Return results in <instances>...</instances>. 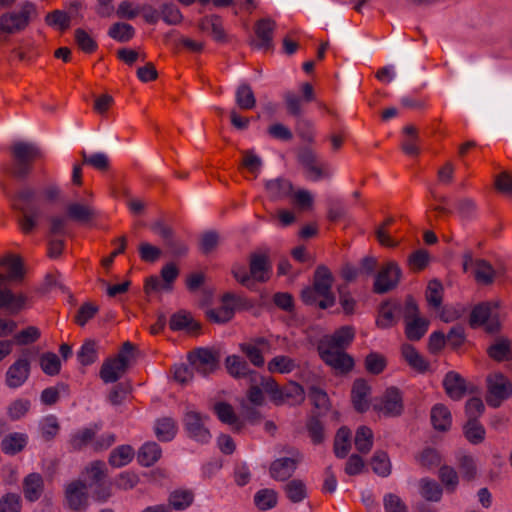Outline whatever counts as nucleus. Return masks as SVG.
<instances>
[{"label":"nucleus","instance_id":"obj_1","mask_svg":"<svg viewBox=\"0 0 512 512\" xmlns=\"http://www.w3.org/2000/svg\"><path fill=\"white\" fill-rule=\"evenodd\" d=\"M333 281L331 271L324 265L318 266L314 272L313 285L301 292L302 301L306 305H317L323 310L334 306Z\"/></svg>","mask_w":512,"mask_h":512},{"label":"nucleus","instance_id":"obj_2","mask_svg":"<svg viewBox=\"0 0 512 512\" xmlns=\"http://www.w3.org/2000/svg\"><path fill=\"white\" fill-rule=\"evenodd\" d=\"M13 166L11 174L18 179L27 178L33 170V164L44 158L42 149L34 143L17 141L10 147Z\"/></svg>","mask_w":512,"mask_h":512},{"label":"nucleus","instance_id":"obj_3","mask_svg":"<svg viewBox=\"0 0 512 512\" xmlns=\"http://www.w3.org/2000/svg\"><path fill=\"white\" fill-rule=\"evenodd\" d=\"M37 16L36 5L31 1H24L19 10L7 11L0 15V33L7 35L21 33Z\"/></svg>","mask_w":512,"mask_h":512},{"label":"nucleus","instance_id":"obj_4","mask_svg":"<svg viewBox=\"0 0 512 512\" xmlns=\"http://www.w3.org/2000/svg\"><path fill=\"white\" fill-rule=\"evenodd\" d=\"M35 194V190L32 188H23L17 193V200L19 201L17 208L21 211L18 224L24 234H30L34 230L41 215L38 207L30 205V202L35 198Z\"/></svg>","mask_w":512,"mask_h":512},{"label":"nucleus","instance_id":"obj_5","mask_svg":"<svg viewBox=\"0 0 512 512\" xmlns=\"http://www.w3.org/2000/svg\"><path fill=\"white\" fill-rule=\"evenodd\" d=\"M372 408L384 417H399L404 411L402 392L395 386L388 387L381 396L374 398Z\"/></svg>","mask_w":512,"mask_h":512},{"label":"nucleus","instance_id":"obj_6","mask_svg":"<svg viewBox=\"0 0 512 512\" xmlns=\"http://www.w3.org/2000/svg\"><path fill=\"white\" fill-rule=\"evenodd\" d=\"M486 402L492 408H498L512 396V382L502 373L487 376Z\"/></svg>","mask_w":512,"mask_h":512},{"label":"nucleus","instance_id":"obj_7","mask_svg":"<svg viewBox=\"0 0 512 512\" xmlns=\"http://www.w3.org/2000/svg\"><path fill=\"white\" fill-rule=\"evenodd\" d=\"M134 350V345L125 342L121 351L115 358L107 359L100 369V377L105 383H114L126 372L128 355Z\"/></svg>","mask_w":512,"mask_h":512},{"label":"nucleus","instance_id":"obj_8","mask_svg":"<svg viewBox=\"0 0 512 512\" xmlns=\"http://www.w3.org/2000/svg\"><path fill=\"white\" fill-rule=\"evenodd\" d=\"M298 163L305 169L306 176L312 181H318L330 176L328 164L321 163L316 152L309 147H301L296 151Z\"/></svg>","mask_w":512,"mask_h":512},{"label":"nucleus","instance_id":"obj_9","mask_svg":"<svg viewBox=\"0 0 512 512\" xmlns=\"http://www.w3.org/2000/svg\"><path fill=\"white\" fill-rule=\"evenodd\" d=\"M497 304L483 302L476 305L470 314L469 324L472 328L485 326V330L490 333H496L500 330V321L498 314L493 312Z\"/></svg>","mask_w":512,"mask_h":512},{"label":"nucleus","instance_id":"obj_10","mask_svg":"<svg viewBox=\"0 0 512 512\" xmlns=\"http://www.w3.org/2000/svg\"><path fill=\"white\" fill-rule=\"evenodd\" d=\"M402 271L397 262L388 261L385 263L375 276L373 292L376 294H385L395 289L401 279Z\"/></svg>","mask_w":512,"mask_h":512},{"label":"nucleus","instance_id":"obj_11","mask_svg":"<svg viewBox=\"0 0 512 512\" xmlns=\"http://www.w3.org/2000/svg\"><path fill=\"white\" fill-rule=\"evenodd\" d=\"M191 366L203 376L214 372L218 368L219 357L208 348H198L188 354Z\"/></svg>","mask_w":512,"mask_h":512},{"label":"nucleus","instance_id":"obj_12","mask_svg":"<svg viewBox=\"0 0 512 512\" xmlns=\"http://www.w3.org/2000/svg\"><path fill=\"white\" fill-rule=\"evenodd\" d=\"M30 370L31 366L28 359V350H25L22 356L7 369L5 384L11 389L22 386L29 378Z\"/></svg>","mask_w":512,"mask_h":512},{"label":"nucleus","instance_id":"obj_13","mask_svg":"<svg viewBox=\"0 0 512 512\" xmlns=\"http://www.w3.org/2000/svg\"><path fill=\"white\" fill-rule=\"evenodd\" d=\"M317 350L325 364L340 373H348L354 367L353 358L345 353L344 350L329 349L325 348V346H318Z\"/></svg>","mask_w":512,"mask_h":512},{"label":"nucleus","instance_id":"obj_14","mask_svg":"<svg viewBox=\"0 0 512 512\" xmlns=\"http://www.w3.org/2000/svg\"><path fill=\"white\" fill-rule=\"evenodd\" d=\"M184 428L188 436L195 441L205 444L211 439L208 428L204 425V417L195 411H188L183 418Z\"/></svg>","mask_w":512,"mask_h":512},{"label":"nucleus","instance_id":"obj_15","mask_svg":"<svg viewBox=\"0 0 512 512\" xmlns=\"http://www.w3.org/2000/svg\"><path fill=\"white\" fill-rule=\"evenodd\" d=\"M293 457L278 458L271 462L269 467V475L276 481H286L292 477L300 462V454L298 451L292 452Z\"/></svg>","mask_w":512,"mask_h":512},{"label":"nucleus","instance_id":"obj_16","mask_svg":"<svg viewBox=\"0 0 512 512\" xmlns=\"http://www.w3.org/2000/svg\"><path fill=\"white\" fill-rule=\"evenodd\" d=\"M152 230L162 238L167 252L172 256L180 257L187 253V244L182 239L175 236L169 226L158 223L152 227Z\"/></svg>","mask_w":512,"mask_h":512},{"label":"nucleus","instance_id":"obj_17","mask_svg":"<svg viewBox=\"0 0 512 512\" xmlns=\"http://www.w3.org/2000/svg\"><path fill=\"white\" fill-rule=\"evenodd\" d=\"M271 345L265 337H256L250 342L241 343L239 345L240 351L247 357L249 362L255 367H263L265 359L263 356L264 351H268Z\"/></svg>","mask_w":512,"mask_h":512},{"label":"nucleus","instance_id":"obj_18","mask_svg":"<svg viewBox=\"0 0 512 512\" xmlns=\"http://www.w3.org/2000/svg\"><path fill=\"white\" fill-rule=\"evenodd\" d=\"M276 28V22L270 18H263L255 23L254 31L256 39L251 41V45L259 50L267 51L273 47V33Z\"/></svg>","mask_w":512,"mask_h":512},{"label":"nucleus","instance_id":"obj_19","mask_svg":"<svg viewBox=\"0 0 512 512\" xmlns=\"http://www.w3.org/2000/svg\"><path fill=\"white\" fill-rule=\"evenodd\" d=\"M372 388L364 378L354 380L351 388V403L358 413H365L369 410Z\"/></svg>","mask_w":512,"mask_h":512},{"label":"nucleus","instance_id":"obj_20","mask_svg":"<svg viewBox=\"0 0 512 512\" xmlns=\"http://www.w3.org/2000/svg\"><path fill=\"white\" fill-rule=\"evenodd\" d=\"M355 338V329L353 326H342L330 336L322 338L318 346H325V348L345 350L353 342Z\"/></svg>","mask_w":512,"mask_h":512},{"label":"nucleus","instance_id":"obj_21","mask_svg":"<svg viewBox=\"0 0 512 512\" xmlns=\"http://www.w3.org/2000/svg\"><path fill=\"white\" fill-rule=\"evenodd\" d=\"M65 497L73 511H82L88 507L87 485L82 481L71 482L66 488Z\"/></svg>","mask_w":512,"mask_h":512},{"label":"nucleus","instance_id":"obj_22","mask_svg":"<svg viewBox=\"0 0 512 512\" xmlns=\"http://www.w3.org/2000/svg\"><path fill=\"white\" fill-rule=\"evenodd\" d=\"M197 26L201 32H210L212 38L218 43H225L228 40L222 18L219 15L204 16L199 20Z\"/></svg>","mask_w":512,"mask_h":512},{"label":"nucleus","instance_id":"obj_23","mask_svg":"<svg viewBox=\"0 0 512 512\" xmlns=\"http://www.w3.org/2000/svg\"><path fill=\"white\" fill-rule=\"evenodd\" d=\"M67 218L85 224L94 220L97 216L95 208L88 203L72 202L66 206Z\"/></svg>","mask_w":512,"mask_h":512},{"label":"nucleus","instance_id":"obj_24","mask_svg":"<svg viewBox=\"0 0 512 512\" xmlns=\"http://www.w3.org/2000/svg\"><path fill=\"white\" fill-rule=\"evenodd\" d=\"M225 366L228 373L237 379L249 376L251 380H254L258 376L256 371L250 369L248 362L238 355L226 357Z\"/></svg>","mask_w":512,"mask_h":512},{"label":"nucleus","instance_id":"obj_25","mask_svg":"<svg viewBox=\"0 0 512 512\" xmlns=\"http://www.w3.org/2000/svg\"><path fill=\"white\" fill-rule=\"evenodd\" d=\"M5 281V275L0 273V309L6 308L11 313H17L23 308L26 298L21 294L15 295L11 290L4 288Z\"/></svg>","mask_w":512,"mask_h":512},{"label":"nucleus","instance_id":"obj_26","mask_svg":"<svg viewBox=\"0 0 512 512\" xmlns=\"http://www.w3.org/2000/svg\"><path fill=\"white\" fill-rule=\"evenodd\" d=\"M446 394L453 400H460L466 393V382L457 372H448L443 380Z\"/></svg>","mask_w":512,"mask_h":512},{"label":"nucleus","instance_id":"obj_27","mask_svg":"<svg viewBox=\"0 0 512 512\" xmlns=\"http://www.w3.org/2000/svg\"><path fill=\"white\" fill-rule=\"evenodd\" d=\"M44 491V480L39 473H30L23 480V494L27 501L35 502Z\"/></svg>","mask_w":512,"mask_h":512},{"label":"nucleus","instance_id":"obj_28","mask_svg":"<svg viewBox=\"0 0 512 512\" xmlns=\"http://www.w3.org/2000/svg\"><path fill=\"white\" fill-rule=\"evenodd\" d=\"M265 189L269 198L278 201L289 197L293 191V185L288 179L279 177L265 183Z\"/></svg>","mask_w":512,"mask_h":512},{"label":"nucleus","instance_id":"obj_29","mask_svg":"<svg viewBox=\"0 0 512 512\" xmlns=\"http://www.w3.org/2000/svg\"><path fill=\"white\" fill-rule=\"evenodd\" d=\"M401 354L406 363L418 373H425L429 370V362L410 344H404L401 348Z\"/></svg>","mask_w":512,"mask_h":512},{"label":"nucleus","instance_id":"obj_30","mask_svg":"<svg viewBox=\"0 0 512 512\" xmlns=\"http://www.w3.org/2000/svg\"><path fill=\"white\" fill-rule=\"evenodd\" d=\"M249 269L255 282H266L269 279L271 266L268 257L264 254H252L250 256Z\"/></svg>","mask_w":512,"mask_h":512},{"label":"nucleus","instance_id":"obj_31","mask_svg":"<svg viewBox=\"0 0 512 512\" xmlns=\"http://www.w3.org/2000/svg\"><path fill=\"white\" fill-rule=\"evenodd\" d=\"M169 327L173 331L186 330L193 334H196L201 329L200 323L195 321L189 313L184 311L177 312L171 316Z\"/></svg>","mask_w":512,"mask_h":512},{"label":"nucleus","instance_id":"obj_32","mask_svg":"<svg viewBox=\"0 0 512 512\" xmlns=\"http://www.w3.org/2000/svg\"><path fill=\"white\" fill-rule=\"evenodd\" d=\"M431 423L434 429L446 432L452 425V415L448 407L438 403L434 405L430 412Z\"/></svg>","mask_w":512,"mask_h":512},{"label":"nucleus","instance_id":"obj_33","mask_svg":"<svg viewBox=\"0 0 512 512\" xmlns=\"http://www.w3.org/2000/svg\"><path fill=\"white\" fill-rule=\"evenodd\" d=\"M419 494L429 502H439L443 496V487L434 479L424 477L418 481Z\"/></svg>","mask_w":512,"mask_h":512},{"label":"nucleus","instance_id":"obj_34","mask_svg":"<svg viewBox=\"0 0 512 512\" xmlns=\"http://www.w3.org/2000/svg\"><path fill=\"white\" fill-rule=\"evenodd\" d=\"M213 412L218 419L225 424L233 426L236 431H240L243 427L242 422L239 421L234 412L232 405L227 402H217L213 406Z\"/></svg>","mask_w":512,"mask_h":512},{"label":"nucleus","instance_id":"obj_35","mask_svg":"<svg viewBox=\"0 0 512 512\" xmlns=\"http://www.w3.org/2000/svg\"><path fill=\"white\" fill-rule=\"evenodd\" d=\"M194 501V493L188 489H176L168 497V505L171 509L183 511L191 506Z\"/></svg>","mask_w":512,"mask_h":512},{"label":"nucleus","instance_id":"obj_36","mask_svg":"<svg viewBox=\"0 0 512 512\" xmlns=\"http://www.w3.org/2000/svg\"><path fill=\"white\" fill-rule=\"evenodd\" d=\"M161 454L162 450L156 442H147L139 449L137 459L140 465L149 467L160 459Z\"/></svg>","mask_w":512,"mask_h":512},{"label":"nucleus","instance_id":"obj_37","mask_svg":"<svg viewBox=\"0 0 512 512\" xmlns=\"http://www.w3.org/2000/svg\"><path fill=\"white\" fill-rule=\"evenodd\" d=\"M177 429V424L174 419L163 417L156 421L154 432L158 440L168 442L174 439Z\"/></svg>","mask_w":512,"mask_h":512},{"label":"nucleus","instance_id":"obj_38","mask_svg":"<svg viewBox=\"0 0 512 512\" xmlns=\"http://www.w3.org/2000/svg\"><path fill=\"white\" fill-rule=\"evenodd\" d=\"M487 354L491 359L502 362L511 358V342L507 338H499L487 349Z\"/></svg>","mask_w":512,"mask_h":512},{"label":"nucleus","instance_id":"obj_39","mask_svg":"<svg viewBox=\"0 0 512 512\" xmlns=\"http://www.w3.org/2000/svg\"><path fill=\"white\" fill-rule=\"evenodd\" d=\"M99 431V427L96 425L95 428H84L74 433L69 441L71 448L75 451L82 450L84 447L91 445Z\"/></svg>","mask_w":512,"mask_h":512},{"label":"nucleus","instance_id":"obj_40","mask_svg":"<svg viewBox=\"0 0 512 512\" xmlns=\"http://www.w3.org/2000/svg\"><path fill=\"white\" fill-rule=\"evenodd\" d=\"M27 444V436L22 433L7 435L1 442V449L5 454L15 455L21 452Z\"/></svg>","mask_w":512,"mask_h":512},{"label":"nucleus","instance_id":"obj_41","mask_svg":"<svg viewBox=\"0 0 512 512\" xmlns=\"http://www.w3.org/2000/svg\"><path fill=\"white\" fill-rule=\"evenodd\" d=\"M0 266L6 268L7 279L20 280L24 276L23 263L19 256L8 255L0 259Z\"/></svg>","mask_w":512,"mask_h":512},{"label":"nucleus","instance_id":"obj_42","mask_svg":"<svg viewBox=\"0 0 512 512\" xmlns=\"http://www.w3.org/2000/svg\"><path fill=\"white\" fill-rule=\"evenodd\" d=\"M351 431L348 427L342 426L338 429L334 439V453L336 457L343 459L350 451Z\"/></svg>","mask_w":512,"mask_h":512},{"label":"nucleus","instance_id":"obj_43","mask_svg":"<svg viewBox=\"0 0 512 512\" xmlns=\"http://www.w3.org/2000/svg\"><path fill=\"white\" fill-rule=\"evenodd\" d=\"M134 454V449L130 445H121L111 451L108 461L111 466L120 468L129 464Z\"/></svg>","mask_w":512,"mask_h":512},{"label":"nucleus","instance_id":"obj_44","mask_svg":"<svg viewBox=\"0 0 512 512\" xmlns=\"http://www.w3.org/2000/svg\"><path fill=\"white\" fill-rule=\"evenodd\" d=\"M463 433L467 441L473 445L481 444L486 437V430L478 420H467L463 426Z\"/></svg>","mask_w":512,"mask_h":512},{"label":"nucleus","instance_id":"obj_45","mask_svg":"<svg viewBox=\"0 0 512 512\" xmlns=\"http://www.w3.org/2000/svg\"><path fill=\"white\" fill-rule=\"evenodd\" d=\"M286 497L292 503L302 502L307 497V487L304 481L293 479L288 481L283 487Z\"/></svg>","mask_w":512,"mask_h":512},{"label":"nucleus","instance_id":"obj_46","mask_svg":"<svg viewBox=\"0 0 512 512\" xmlns=\"http://www.w3.org/2000/svg\"><path fill=\"white\" fill-rule=\"evenodd\" d=\"M438 478L449 493H454L459 485V475L454 467L441 465L438 471Z\"/></svg>","mask_w":512,"mask_h":512},{"label":"nucleus","instance_id":"obj_47","mask_svg":"<svg viewBox=\"0 0 512 512\" xmlns=\"http://www.w3.org/2000/svg\"><path fill=\"white\" fill-rule=\"evenodd\" d=\"M415 459L421 467L427 470H432L436 467L440 468L442 462L441 454L431 447L423 449L415 456Z\"/></svg>","mask_w":512,"mask_h":512},{"label":"nucleus","instance_id":"obj_48","mask_svg":"<svg viewBox=\"0 0 512 512\" xmlns=\"http://www.w3.org/2000/svg\"><path fill=\"white\" fill-rule=\"evenodd\" d=\"M278 503V493L274 489L264 488L254 495V504L262 511L274 508Z\"/></svg>","mask_w":512,"mask_h":512},{"label":"nucleus","instance_id":"obj_49","mask_svg":"<svg viewBox=\"0 0 512 512\" xmlns=\"http://www.w3.org/2000/svg\"><path fill=\"white\" fill-rule=\"evenodd\" d=\"M235 99L237 106L242 110H251L256 106V98L249 84L242 83L238 86Z\"/></svg>","mask_w":512,"mask_h":512},{"label":"nucleus","instance_id":"obj_50","mask_svg":"<svg viewBox=\"0 0 512 512\" xmlns=\"http://www.w3.org/2000/svg\"><path fill=\"white\" fill-rule=\"evenodd\" d=\"M429 321L425 318H417L406 321L405 335L410 341H419L427 332Z\"/></svg>","mask_w":512,"mask_h":512},{"label":"nucleus","instance_id":"obj_51","mask_svg":"<svg viewBox=\"0 0 512 512\" xmlns=\"http://www.w3.org/2000/svg\"><path fill=\"white\" fill-rule=\"evenodd\" d=\"M474 277L478 283L490 285L494 281L495 270L488 261L477 259L475 260Z\"/></svg>","mask_w":512,"mask_h":512},{"label":"nucleus","instance_id":"obj_52","mask_svg":"<svg viewBox=\"0 0 512 512\" xmlns=\"http://www.w3.org/2000/svg\"><path fill=\"white\" fill-rule=\"evenodd\" d=\"M108 36L120 43H126L135 36V29L128 23L116 22L110 26Z\"/></svg>","mask_w":512,"mask_h":512},{"label":"nucleus","instance_id":"obj_53","mask_svg":"<svg viewBox=\"0 0 512 512\" xmlns=\"http://www.w3.org/2000/svg\"><path fill=\"white\" fill-rule=\"evenodd\" d=\"M297 367L295 360L286 355H278L272 358L267 365L269 372L288 374Z\"/></svg>","mask_w":512,"mask_h":512},{"label":"nucleus","instance_id":"obj_54","mask_svg":"<svg viewBox=\"0 0 512 512\" xmlns=\"http://www.w3.org/2000/svg\"><path fill=\"white\" fill-rule=\"evenodd\" d=\"M354 444L356 449L363 454L370 452L373 446V432L368 426H360L356 430Z\"/></svg>","mask_w":512,"mask_h":512},{"label":"nucleus","instance_id":"obj_55","mask_svg":"<svg viewBox=\"0 0 512 512\" xmlns=\"http://www.w3.org/2000/svg\"><path fill=\"white\" fill-rule=\"evenodd\" d=\"M400 309L399 304H392L384 302L380 306L379 315L377 318V326L380 328H389L396 324L394 312Z\"/></svg>","mask_w":512,"mask_h":512},{"label":"nucleus","instance_id":"obj_56","mask_svg":"<svg viewBox=\"0 0 512 512\" xmlns=\"http://www.w3.org/2000/svg\"><path fill=\"white\" fill-rule=\"evenodd\" d=\"M98 358V345L95 340L88 339L77 353V359L83 366L93 364Z\"/></svg>","mask_w":512,"mask_h":512},{"label":"nucleus","instance_id":"obj_57","mask_svg":"<svg viewBox=\"0 0 512 512\" xmlns=\"http://www.w3.org/2000/svg\"><path fill=\"white\" fill-rule=\"evenodd\" d=\"M306 430L315 445L321 444L325 439L324 425L317 415H311L306 421Z\"/></svg>","mask_w":512,"mask_h":512},{"label":"nucleus","instance_id":"obj_58","mask_svg":"<svg viewBox=\"0 0 512 512\" xmlns=\"http://www.w3.org/2000/svg\"><path fill=\"white\" fill-rule=\"evenodd\" d=\"M457 465L464 481L471 482L476 478L477 465L473 456L466 454L459 456Z\"/></svg>","mask_w":512,"mask_h":512},{"label":"nucleus","instance_id":"obj_59","mask_svg":"<svg viewBox=\"0 0 512 512\" xmlns=\"http://www.w3.org/2000/svg\"><path fill=\"white\" fill-rule=\"evenodd\" d=\"M371 466L373 472L381 477H387L391 473V462L385 451L378 450L374 453Z\"/></svg>","mask_w":512,"mask_h":512},{"label":"nucleus","instance_id":"obj_60","mask_svg":"<svg viewBox=\"0 0 512 512\" xmlns=\"http://www.w3.org/2000/svg\"><path fill=\"white\" fill-rule=\"evenodd\" d=\"M282 404L285 402L295 404L304 400V389L296 382H289L282 387Z\"/></svg>","mask_w":512,"mask_h":512},{"label":"nucleus","instance_id":"obj_61","mask_svg":"<svg viewBox=\"0 0 512 512\" xmlns=\"http://www.w3.org/2000/svg\"><path fill=\"white\" fill-rule=\"evenodd\" d=\"M234 317L232 306L222 303L219 308L209 309L206 311V318L213 323L224 324Z\"/></svg>","mask_w":512,"mask_h":512},{"label":"nucleus","instance_id":"obj_62","mask_svg":"<svg viewBox=\"0 0 512 512\" xmlns=\"http://www.w3.org/2000/svg\"><path fill=\"white\" fill-rule=\"evenodd\" d=\"M365 369L368 373L373 375H379L382 373L386 366V358L377 352H370L364 360Z\"/></svg>","mask_w":512,"mask_h":512},{"label":"nucleus","instance_id":"obj_63","mask_svg":"<svg viewBox=\"0 0 512 512\" xmlns=\"http://www.w3.org/2000/svg\"><path fill=\"white\" fill-rule=\"evenodd\" d=\"M338 295L343 313L347 316L353 315L356 312L357 301L348 291L347 285H340L338 287Z\"/></svg>","mask_w":512,"mask_h":512},{"label":"nucleus","instance_id":"obj_64","mask_svg":"<svg viewBox=\"0 0 512 512\" xmlns=\"http://www.w3.org/2000/svg\"><path fill=\"white\" fill-rule=\"evenodd\" d=\"M22 498L20 494L8 492L0 498V512H21Z\"/></svg>","mask_w":512,"mask_h":512}]
</instances>
